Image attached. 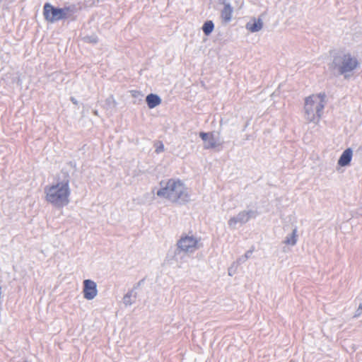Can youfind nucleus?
<instances>
[{
  "label": "nucleus",
  "mask_w": 362,
  "mask_h": 362,
  "mask_svg": "<svg viewBox=\"0 0 362 362\" xmlns=\"http://www.w3.org/2000/svg\"><path fill=\"white\" fill-rule=\"evenodd\" d=\"M263 27V22L260 18H253L250 21L247 25L246 28L252 33L259 31Z\"/></svg>",
  "instance_id": "9b49d317"
},
{
  "label": "nucleus",
  "mask_w": 362,
  "mask_h": 362,
  "mask_svg": "<svg viewBox=\"0 0 362 362\" xmlns=\"http://www.w3.org/2000/svg\"><path fill=\"white\" fill-rule=\"evenodd\" d=\"M214 25L211 21L205 22L202 26V30L206 35H210L214 30Z\"/></svg>",
  "instance_id": "dca6fc26"
},
{
  "label": "nucleus",
  "mask_w": 362,
  "mask_h": 362,
  "mask_svg": "<svg viewBox=\"0 0 362 362\" xmlns=\"http://www.w3.org/2000/svg\"><path fill=\"white\" fill-rule=\"evenodd\" d=\"M106 103L109 105L110 107H115V105H116V103L114 100V98L110 96L109 97L107 100H106Z\"/></svg>",
  "instance_id": "f3484780"
},
{
  "label": "nucleus",
  "mask_w": 362,
  "mask_h": 362,
  "mask_svg": "<svg viewBox=\"0 0 362 362\" xmlns=\"http://www.w3.org/2000/svg\"><path fill=\"white\" fill-rule=\"evenodd\" d=\"M136 298V293L133 291H130L124 296L123 303L125 306H130L135 303Z\"/></svg>",
  "instance_id": "4468645a"
},
{
  "label": "nucleus",
  "mask_w": 362,
  "mask_h": 362,
  "mask_svg": "<svg viewBox=\"0 0 362 362\" xmlns=\"http://www.w3.org/2000/svg\"><path fill=\"white\" fill-rule=\"evenodd\" d=\"M160 188L156 194L174 203H185L190 200V196L185 184L179 179H169L160 182Z\"/></svg>",
  "instance_id": "f03ea898"
},
{
  "label": "nucleus",
  "mask_w": 362,
  "mask_h": 362,
  "mask_svg": "<svg viewBox=\"0 0 362 362\" xmlns=\"http://www.w3.org/2000/svg\"><path fill=\"white\" fill-rule=\"evenodd\" d=\"M362 313V303H361L356 311L354 317H358Z\"/></svg>",
  "instance_id": "6ab92c4d"
},
{
  "label": "nucleus",
  "mask_w": 362,
  "mask_h": 362,
  "mask_svg": "<svg viewBox=\"0 0 362 362\" xmlns=\"http://www.w3.org/2000/svg\"><path fill=\"white\" fill-rule=\"evenodd\" d=\"M326 104V95L324 93L313 94L305 98L304 118L308 122L317 124L322 115Z\"/></svg>",
  "instance_id": "7ed1b4c3"
},
{
  "label": "nucleus",
  "mask_w": 362,
  "mask_h": 362,
  "mask_svg": "<svg viewBox=\"0 0 362 362\" xmlns=\"http://www.w3.org/2000/svg\"><path fill=\"white\" fill-rule=\"evenodd\" d=\"M358 65L359 62L354 56L349 53H339L334 56L330 67L344 78H349Z\"/></svg>",
  "instance_id": "20e7f679"
},
{
  "label": "nucleus",
  "mask_w": 362,
  "mask_h": 362,
  "mask_svg": "<svg viewBox=\"0 0 362 362\" xmlns=\"http://www.w3.org/2000/svg\"><path fill=\"white\" fill-rule=\"evenodd\" d=\"M223 6V8L221 11V18L225 22H229L232 18L233 8L227 2H224Z\"/></svg>",
  "instance_id": "f8f14e48"
},
{
  "label": "nucleus",
  "mask_w": 362,
  "mask_h": 362,
  "mask_svg": "<svg viewBox=\"0 0 362 362\" xmlns=\"http://www.w3.org/2000/svg\"><path fill=\"white\" fill-rule=\"evenodd\" d=\"M297 229L294 228L292 233L286 238L284 243L291 246L295 245L297 243Z\"/></svg>",
  "instance_id": "2eb2a0df"
},
{
  "label": "nucleus",
  "mask_w": 362,
  "mask_h": 362,
  "mask_svg": "<svg viewBox=\"0 0 362 362\" xmlns=\"http://www.w3.org/2000/svg\"><path fill=\"white\" fill-rule=\"evenodd\" d=\"M245 260H246V259H245V256H244V257H240V258L239 259V261H240V262H244V261H245Z\"/></svg>",
  "instance_id": "412c9836"
},
{
  "label": "nucleus",
  "mask_w": 362,
  "mask_h": 362,
  "mask_svg": "<svg viewBox=\"0 0 362 362\" xmlns=\"http://www.w3.org/2000/svg\"><path fill=\"white\" fill-rule=\"evenodd\" d=\"M164 151V146L162 143H158L156 144V152L157 153H160Z\"/></svg>",
  "instance_id": "a211bd4d"
},
{
  "label": "nucleus",
  "mask_w": 362,
  "mask_h": 362,
  "mask_svg": "<svg viewBox=\"0 0 362 362\" xmlns=\"http://www.w3.org/2000/svg\"><path fill=\"white\" fill-rule=\"evenodd\" d=\"M199 136L204 141L205 149L216 148L222 146L223 143L218 132H200Z\"/></svg>",
  "instance_id": "6e6552de"
},
{
  "label": "nucleus",
  "mask_w": 362,
  "mask_h": 362,
  "mask_svg": "<svg viewBox=\"0 0 362 362\" xmlns=\"http://www.w3.org/2000/svg\"><path fill=\"white\" fill-rule=\"evenodd\" d=\"M251 254H252V251H247V252H245V255H244V256H245V259H247L248 258H250V256H251Z\"/></svg>",
  "instance_id": "aec40b11"
},
{
  "label": "nucleus",
  "mask_w": 362,
  "mask_h": 362,
  "mask_svg": "<svg viewBox=\"0 0 362 362\" xmlns=\"http://www.w3.org/2000/svg\"><path fill=\"white\" fill-rule=\"evenodd\" d=\"M353 156V151L351 148H347L340 156L337 164L341 167H345L349 165Z\"/></svg>",
  "instance_id": "9d476101"
},
{
  "label": "nucleus",
  "mask_w": 362,
  "mask_h": 362,
  "mask_svg": "<svg viewBox=\"0 0 362 362\" xmlns=\"http://www.w3.org/2000/svg\"><path fill=\"white\" fill-rule=\"evenodd\" d=\"M46 201L57 208H62L69 203L71 189L69 187V177L63 174L51 185L45 188Z\"/></svg>",
  "instance_id": "f257e3e1"
},
{
  "label": "nucleus",
  "mask_w": 362,
  "mask_h": 362,
  "mask_svg": "<svg viewBox=\"0 0 362 362\" xmlns=\"http://www.w3.org/2000/svg\"><path fill=\"white\" fill-rule=\"evenodd\" d=\"M83 298L88 300L94 299L98 295L96 283L90 279H86L83 282Z\"/></svg>",
  "instance_id": "1a4fd4ad"
},
{
  "label": "nucleus",
  "mask_w": 362,
  "mask_h": 362,
  "mask_svg": "<svg viewBox=\"0 0 362 362\" xmlns=\"http://www.w3.org/2000/svg\"><path fill=\"white\" fill-rule=\"evenodd\" d=\"M146 103L149 108L152 109L161 103V99L156 94L151 93L146 97Z\"/></svg>",
  "instance_id": "ddd939ff"
},
{
  "label": "nucleus",
  "mask_w": 362,
  "mask_h": 362,
  "mask_svg": "<svg viewBox=\"0 0 362 362\" xmlns=\"http://www.w3.org/2000/svg\"><path fill=\"white\" fill-rule=\"evenodd\" d=\"M71 101H72L74 104H77V101H76V100H75L74 98H71Z\"/></svg>",
  "instance_id": "4be33fe9"
},
{
  "label": "nucleus",
  "mask_w": 362,
  "mask_h": 362,
  "mask_svg": "<svg viewBox=\"0 0 362 362\" xmlns=\"http://www.w3.org/2000/svg\"><path fill=\"white\" fill-rule=\"evenodd\" d=\"M257 216V212L255 210H243L240 211L237 215L231 216L228 221V227L235 230L243 226L250 221L255 218Z\"/></svg>",
  "instance_id": "0eeeda50"
},
{
  "label": "nucleus",
  "mask_w": 362,
  "mask_h": 362,
  "mask_svg": "<svg viewBox=\"0 0 362 362\" xmlns=\"http://www.w3.org/2000/svg\"><path fill=\"white\" fill-rule=\"evenodd\" d=\"M177 249L186 254H192L202 247L201 238L193 235H182L178 240Z\"/></svg>",
  "instance_id": "423d86ee"
},
{
  "label": "nucleus",
  "mask_w": 362,
  "mask_h": 362,
  "mask_svg": "<svg viewBox=\"0 0 362 362\" xmlns=\"http://www.w3.org/2000/svg\"><path fill=\"white\" fill-rule=\"evenodd\" d=\"M78 8L74 4L64 5L59 8L46 3L43 7V15L47 22L53 23L62 20H74Z\"/></svg>",
  "instance_id": "39448f33"
}]
</instances>
